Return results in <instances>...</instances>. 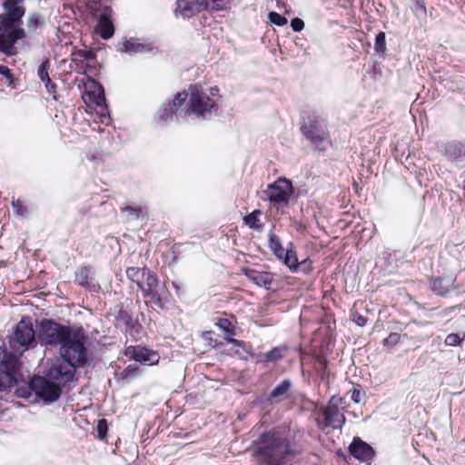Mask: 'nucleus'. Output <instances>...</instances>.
Listing matches in <instances>:
<instances>
[{
	"instance_id": "1",
	"label": "nucleus",
	"mask_w": 465,
	"mask_h": 465,
	"mask_svg": "<svg viewBox=\"0 0 465 465\" xmlns=\"http://www.w3.org/2000/svg\"><path fill=\"white\" fill-rule=\"evenodd\" d=\"M37 340L42 346L60 347V355L77 360L87 351L86 335L82 327H71L52 319H42L37 324Z\"/></svg>"
},
{
	"instance_id": "2",
	"label": "nucleus",
	"mask_w": 465,
	"mask_h": 465,
	"mask_svg": "<svg viewBox=\"0 0 465 465\" xmlns=\"http://www.w3.org/2000/svg\"><path fill=\"white\" fill-rule=\"evenodd\" d=\"M184 109H181L179 114L184 118L193 115L196 119L206 120L213 115L219 100V89L211 87L203 89L198 85H190L187 91Z\"/></svg>"
},
{
	"instance_id": "3",
	"label": "nucleus",
	"mask_w": 465,
	"mask_h": 465,
	"mask_svg": "<svg viewBox=\"0 0 465 465\" xmlns=\"http://www.w3.org/2000/svg\"><path fill=\"white\" fill-rule=\"evenodd\" d=\"M87 361V351H82L78 360L77 357L73 359L60 355V358L51 364L45 376L61 389L66 386L70 387V384L74 381L76 366H83Z\"/></svg>"
},
{
	"instance_id": "4",
	"label": "nucleus",
	"mask_w": 465,
	"mask_h": 465,
	"mask_svg": "<svg viewBox=\"0 0 465 465\" xmlns=\"http://www.w3.org/2000/svg\"><path fill=\"white\" fill-rule=\"evenodd\" d=\"M8 343L10 350L20 357L25 351L32 346L36 345L37 332L33 327L30 317H23L14 328L11 334L8 335Z\"/></svg>"
},
{
	"instance_id": "5",
	"label": "nucleus",
	"mask_w": 465,
	"mask_h": 465,
	"mask_svg": "<svg viewBox=\"0 0 465 465\" xmlns=\"http://www.w3.org/2000/svg\"><path fill=\"white\" fill-rule=\"evenodd\" d=\"M82 99L86 106L94 108L102 124L108 125L112 119L105 102L104 92L101 84L94 80L88 79L84 84L81 93Z\"/></svg>"
},
{
	"instance_id": "6",
	"label": "nucleus",
	"mask_w": 465,
	"mask_h": 465,
	"mask_svg": "<svg viewBox=\"0 0 465 465\" xmlns=\"http://www.w3.org/2000/svg\"><path fill=\"white\" fill-rule=\"evenodd\" d=\"M235 0H177L175 15L188 18L203 10H226Z\"/></svg>"
},
{
	"instance_id": "7",
	"label": "nucleus",
	"mask_w": 465,
	"mask_h": 465,
	"mask_svg": "<svg viewBox=\"0 0 465 465\" xmlns=\"http://www.w3.org/2000/svg\"><path fill=\"white\" fill-rule=\"evenodd\" d=\"M30 390L43 401L53 403L59 400L62 389L46 376H34L29 381Z\"/></svg>"
},
{
	"instance_id": "8",
	"label": "nucleus",
	"mask_w": 465,
	"mask_h": 465,
	"mask_svg": "<svg viewBox=\"0 0 465 465\" xmlns=\"http://www.w3.org/2000/svg\"><path fill=\"white\" fill-rule=\"evenodd\" d=\"M264 193L272 206H287L293 193V188L289 180L280 178L268 185Z\"/></svg>"
},
{
	"instance_id": "9",
	"label": "nucleus",
	"mask_w": 465,
	"mask_h": 465,
	"mask_svg": "<svg viewBox=\"0 0 465 465\" xmlns=\"http://www.w3.org/2000/svg\"><path fill=\"white\" fill-rule=\"evenodd\" d=\"M4 30L0 33V52L7 56L15 55L17 49L15 45L18 40L25 38V31L15 25L3 23Z\"/></svg>"
},
{
	"instance_id": "10",
	"label": "nucleus",
	"mask_w": 465,
	"mask_h": 465,
	"mask_svg": "<svg viewBox=\"0 0 465 465\" xmlns=\"http://www.w3.org/2000/svg\"><path fill=\"white\" fill-rule=\"evenodd\" d=\"M287 453L288 446L285 440L276 438L274 434L271 445L257 450L258 456L268 465H282V460Z\"/></svg>"
},
{
	"instance_id": "11",
	"label": "nucleus",
	"mask_w": 465,
	"mask_h": 465,
	"mask_svg": "<svg viewBox=\"0 0 465 465\" xmlns=\"http://www.w3.org/2000/svg\"><path fill=\"white\" fill-rule=\"evenodd\" d=\"M187 95L185 93H177L173 100L165 101L159 108L155 121L159 125H165L173 120L174 114L181 111L182 106L186 102ZM181 116L180 114H178Z\"/></svg>"
},
{
	"instance_id": "12",
	"label": "nucleus",
	"mask_w": 465,
	"mask_h": 465,
	"mask_svg": "<svg viewBox=\"0 0 465 465\" xmlns=\"http://www.w3.org/2000/svg\"><path fill=\"white\" fill-rule=\"evenodd\" d=\"M342 398L333 396L323 411L325 425L333 429H341L345 422L342 413Z\"/></svg>"
},
{
	"instance_id": "13",
	"label": "nucleus",
	"mask_w": 465,
	"mask_h": 465,
	"mask_svg": "<svg viewBox=\"0 0 465 465\" xmlns=\"http://www.w3.org/2000/svg\"><path fill=\"white\" fill-rule=\"evenodd\" d=\"M24 0H4L2 7L5 11L0 15L2 23L16 25L22 21L26 9L23 5Z\"/></svg>"
},
{
	"instance_id": "14",
	"label": "nucleus",
	"mask_w": 465,
	"mask_h": 465,
	"mask_svg": "<svg viewBox=\"0 0 465 465\" xmlns=\"http://www.w3.org/2000/svg\"><path fill=\"white\" fill-rule=\"evenodd\" d=\"M125 356L144 365H155L159 362V354L151 349L140 346H128L124 351Z\"/></svg>"
},
{
	"instance_id": "15",
	"label": "nucleus",
	"mask_w": 465,
	"mask_h": 465,
	"mask_svg": "<svg viewBox=\"0 0 465 465\" xmlns=\"http://www.w3.org/2000/svg\"><path fill=\"white\" fill-rule=\"evenodd\" d=\"M138 287L142 290L144 296L151 297L153 300L161 301L166 292L164 288L159 285L156 275L149 271L145 272L144 278L141 281Z\"/></svg>"
},
{
	"instance_id": "16",
	"label": "nucleus",
	"mask_w": 465,
	"mask_h": 465,
	"mask_svg": "<svg viewBox=\"0 0 465 465\" xmlns=\"http://www.w3.org/2000/svg\"><path fill=\"white\" fill-rule=\"evenodd\" d=\"M96 53L94 49L79 48L72 52V63L75 64V69L78 73H84L85 70L91 65V63L95 60Z\"/></svg>"
},
{
	"instance_id": "17",
	"label": "nucleus",
	"mask_w": 465,
	"mask_h": 465,
	"mask_svg": "<svg viewBox=\"0 0 465 465\" xmlns=\"http://www.w3.org/2000/svg\"><path fill=\"white\" fill-rule=\"evenodd\" d=\"M351 454L357 460L370 463L375 455L373 449L361 440H353L350 445Z\"/></svg>"
},
{
	"instance_id": "18",
	"label": "nucleus",
	"mask_w": 465,
	"mask_h": 465,
	"mask_svg": "<svg viewBox=\"0 0 465 465\" xmlns=\"http://www.w3.org/2000/svg\"><path fill=\"white\" fill-rule=\"evenodd\" d=\"M155 46L153 42L131 38L124 43L121 51L129 54H134L153 52Z\"/></svg>"
},
{
	"instance_id": "19",
	"label": "nucleus",
	"mask_w": 465,
	"mask_h": 465,
	"mask_svg": "<svg viewBox=\"0 0 465 465\" xmlns=\"http://www.w3.org/2000/svg\"><path fill=\"white\" fill-rule=\"evenodd\" d=\"M304 135L315 144L321 143L327 137V134L318 122L311 121L302 127Z\"/></svg>"
},
{
	"instance_id": "20",
	"label": "nucleus",
	"mask_w": 465,
	"mask_h": 465,
	"mask_svg": "<svg viewBox=\"0 0 465 465\" xmlns=\"http://www.w3.org/2000/svg\"><path fill=\"white\" fill-rule=\"evenodd\" d=\"M245 276L257 286L265 289L271 288L272 283V275L268 272H258L252 269H243Z\"/></svg>"
},
{
	"instance_id": "21",
	"label": "nucleus",
	"mask_w": 465,
	"mask_h": 465,
	"mask_svg": "<svg viewBox=\"0 0 465 465\" xmlns=\"http://www.w3.org/2000/svg\"><path fill=\"white\" fill-rule=\"evenodd\" d=\"M114 30V25L111 17L106 14H102L94 28L95 33L104 40H108L113 37Z\"/></svg>"
},
{
	"instance_id": "22",
	"label": "nucleus",
	"mask_w": 465,
	"mask_h": 465,
	"mask_svg": "<svg viewBox=\"0 0 465 465\" xmlns=\"http://www.w3.org/2000/svg\"><path fill=\"white\" fill-rule=\"evenodd\" d=\"M0 369L19 370V357L13 351H8L5 346H0Z\"/></svg>"
},
{
	"instance_id": "23",
	"label": "nucleus",
	"mask_w": 465,
	"mask_h": 465,
	"mask_svg": "<svg viewBox=\"0 0 465 465\" xmlns=\"http://www.w3.org/2000/svg\"><path fill=\"white\" fill-rule=\"evenodd\" d=\"M118 320L124 322L126 326L125 331L128 335H130L134 340L141 339L142 326L137 322V321L133 320L130 315L122 311L118 312Z\"/></svg>"
},
{
	"instance_id": "24",
	"label": "nucleus",
	"mask_w": 465,
	"mask_h": 465,
	"mask_svg": "<svg viewBox=\"0 0 465 465\" xmlns=\"http://www.w3.org/2000/svg\"><path fill=\"white\" fill-rule=\"evenodd\" d=\"M18 371L0 369V391H5L17 383L16 373Z\"/></svg>"
},
{
	"instance_id": "25",
	"label": "nucleus",
	"mask_w": 465,
	"mask_h": 465,
	"mask_svg": "<svg viewBox=\"0 0 465 465\" xmlns=\"http://www.w3.org/2000/svg\"><path fill=\"white\" fill-rule=\"evenodd\" d=\"M291 381L288 380L282 381L279 385H277L270 393L269 401L272 403L280 402L288 398L289 391L291 389Z\"/></svg>"
},
{
	"instance_id": "26",
	"label": "nucleus",
	"mask_w": 465,
	"mask_h": 465,
	"mask_svg": "<svg viewBox=\"0 0 465 465\" xmlns=\"http://www.w3.org/2000/svg\"><path fill=\"white\" fill-rule=\"evenodd\" d=\"M262 212L254 210L243 217V223L250 229L261 232L263 230L264 223L261 220Z\"/></svg>"
},
{
	"instance_id": "27",
	"label": "nucleus",
	"mask_w": 465,
	"mask_h": 465,
	"mask_svg": "<svg viewBox=\"0 0 465 465\" xmlns=\"http://www.w3.org/2000/svg\"><path fill=\"white\" fill-rule=\"evenodd\" d=\"M122 214L126 221H135L143 215V208L141 206L127 205L122 209Z\"/></svg>"
},
{
	"instance_id": "28",
	"label": "nucleus",
	"mask_w": 465,
	"mask_h": 465,
	"mask_svg": "<svg viewBox=\"0 0 465 465\" xmlns=\"http://www.w3.org/2000/svg\"><path fill=\"white\" fill-rule=\"evenodd\" d=\"M280 260H282L292 271H295L299 266L296 253L292 248H287Z\"/></svg>"
},
{
	"instance_id": "29",
	"label": "nucleus",
	"mask_w": 465,
	"mask_h": 465,
	"mask_svg": "<svg viewBox=\"0 0 465 465\" xmlns=\"http://www.w3.org/2000/svg\"><path fill=\"white\" fill-rule=\"evenodd\" d=\"M450 285V280L436 278L431 282V289L436 294L444 295L449 292Z\"/></svg>"
},
{
	"instance_id": "30",
	"label": "nucleus",
	"mask_w": 465,
	"mask_h": 465,
	"mask_svg": "<svg viewBox=\"0 0 465 465\" xmlns=\"http://www.w3.org/2000/svg\"><path fill=\"white\" fill-rule=\"evenodd\" d=\"M269 246L278 259H280L283 255V252L286 251V249L282 246V242L279 237L276 236L272 232H269Z\"/></svg>"
},
{
	"instance_id": "31",
	"label": "nucleus",
	"mask_w": 465,
	"mask_h": 465,
	"mask_svg": "<svg viewBox=\"0 0 465 465\" xmlns=\"http://www.w3.org/2000/svg\"><path fill=\"white\" fill-rule=\"evenodd\" d=\"M141 374V370L136 363L129 364L122 372L121 378L125 381H130Z\"/></svg>"
},
{
	"instance_id": "32",
	"label": "nucleus",
	"mask_w": 465,
	"mask_h": 465,
	"mask_svg": "<svg viewBox=\"0 0 465 465\" xmlns=\"http://www.w3.org/2000/svg\"><path fill=\"white\" fill-rule=\"evenodd\" d=\"M91 273V269L88 267H83L81 268L76 273H75V282L83 286V287H90V282H89V276Z\"/></svg>"
},
{
	"instance_id": "33",
	"label": "nucleus",
	"mask_w": 465,
	"mask_h": 465,
	"mask_svg": "<svg viewBox=\"0 0 465 465\" xmlns=\"http://www.w3.org/2000/svg\"><path fill=\"white\" fill-rule=\"evenodd\" d=\"M145 270H141L136 267H130L126 270L127 277L135 282L137 286L145 276Z\"/></svg>"
},
{
	"instance_id": "34",
	"label": "nucleus",
	"mask_w": 465,
	"mask_h": 465,
	"mask_svg": "<svg viewBox=\"0 0 465 465\" xmlns=\"http://www.w3.org/2000/svg\"><path fill=\"white\" fill-rule=\"evenodd\" d=\"M285 351V347H275L264 354V359L268 361L280 360L283 357Z\"/></svg>"
},
{
	"instance_id": "35",
	"label": "nucleus",
	"mask_w": 465,
	"mask_h": 465,
	"mask_svg": "<svg viewBox=\"0 0 465 465\" xmlns=\"http://www.w3.org/2000/svg\"><path fill=\"white\" fill-rule=\"evenodd\" d=\"M51 63L48 58H45L40 64L37 70V75L41 81L47 80L49 77L48 71L50 69Z\"/></svg>"
},
{
	"instance_id": "36",
	"label": "nucleus",
	"mask_w": 465,
	"mask_h": 465,
	"mask_svg": "<svg viewBox=\"0 0 465 465\" xmlns=\"http://www.w3.org/2000/svg\"><path fill=\"white\" fill-rule=\"evenodd\" d=\"M12 208L16 215L21 217H26L28 213L27 207L23 203L22 201L16 200L12 202Z\"/></svg>"
},
{
	"instance_id": "37",
	"label": "nucleus",
	"mask_w": 465,
	"mask_h": 465,
	"mask_svg": "<svg viewBox=\"0 0 465 465\" xmlns=\"http://www.w3.org/2000/svg\"><path fill=\"white\" fill-rule=\"evenodd\" d=\"M42 25H43V22L41 21V16L38 13L30 14L28 20H27V26L29 29L35 30Z\"/></svg>"
},
{
	"instance_id": "38",
	"label": "nucleus",
	"mask_w": 465,
	"mask_h": 465,
	"mask_svg": "<svg viewBox=\"0 0 465 465\" xmlns=\"http://www.w3.org/2000/svg\"><path fill=\"white\" fill-rule=\"evenodd\" d=\"M374 49L375 51H385L386 50V40H385V34L383 32H380L375 38V44H374Z\"/></svg>"
},
{
	"instance_id": "39",
	"label": "nucleus",
	"mask_w": 465,
	"mask_h": 465,
	"mask_svg": "<svg viewBox=\"0 0 465 465\" xmlns=\"http://www.w3.org/2000/svg\"><path fill=\"white\" fill-rule=\"evenodd\" d=\"M269 19L272 24L278 26H282L287 24V18L276 12H271L269 14Z\"/></svg>"
},
{
	"instance_id": "40",
	"label": "nucleus",
	"mask_w": 465,
	"mask_h": 465,
	"mask_svg": "<svg viewBox=\"0 0 465 465\" xmlns=\"http://www.w3.org/2000/svg\"><path fill=\"white\" fill-rule=\"evenodd\" d=\"M462 339L457 333H450L445 339V344L448 346H458L460 344Z\"/></svg>"
},
{
	"instance_id": "41",
	"label": "nucleus",
	"mask_w": 465,
	"mask_h": 465,
	"mask_svg": "<svg viewBox=\"0 0 465 465\" xmlns=\"http://www.w3.org/2000/svg\"><path fill=\"white\" fill-rule=\"evenodd\" d=\"M107 422L105 420H99L97 424V432L100 439H104L107 432Z\"/></svg>"
},
{
	"instance_id": "42",
	"label": "nucleus",
	"mask_w": 465,
	"mask_h": 465,
	"mask_svg": "<svg viewBox=\"0 0 465 465\" xmlns=\"http://www.w3.org/2000/svg\"><path fill=\"white\" fill-rule=\"evenodd\" d=\"M401 335L399 333H391L386 339H384V345H395L400 341Z\"/></svg>"
},
{
	"instance_id": "43",
	"label": "nucleus",
	"mask_w": 465,
	"mask_h": 465,
	"mask_svg": "<svg viewBox=\"0 0 465 465\" xmlns=\"http://www.w3.org/2000/svg\"><path fill=\"white\" fill-rule=\"evenodd\" d=\"M0 74L9 80V84H11L13 83V80H14L13 74L8 66L0 64Z\"/></svg>"
},
{
	"instance_id": "44",
	"label": "nucleus",
	"mask_w": 465,
	"mask_h": 465,
	"mask_svg": "<svg viewBox=\"0 0 465 465\" xmlns=\"http://www.w3.org/2000/svg\"><path fill=\"white\" fill-rule=\"evenodd\" d=\"M291 26L294 32H301L304 28V22L296 17L291 21Z\"/></svg>"
},
{
	"instance_id": "45",
	"label": "nucleus",
	"mask_w": 465,
	"mask_h": 465,
	"mask_svg": "<svg viewBox=\"0 0 465 465\" xmlns=\"http://www.w3.org/2000/svg\"><path fill=\"white\" fill-rule=\"evenodd\" d=\"M42 82L45 84V86L50 94H54L56 93L57 86L54 83L52 82L50 77H48L47 80Z\"/></svg>"
},
{
	"instance_id": "46",
	"label": "nucleus",
	"mask_w": 465,
	"mask_h": 465,
	"mask_svg": "<svg viewBox=\"0 0 465 465\" xmlns=\"http://www.w3.org/2000/svg\"><path fill=\"white\" fill-rule=\"evenodd\" d=\"M362 396H363V393L361 392V391L360 389H357V388H354L352 391H351V400L356 402V403H359L361 401V399H362Z\"/></svg>"
},
{
	"instance_id": "47",
	"label": "nucleus",
	"mask_w": 465,
	"mask_h": 465,
	"mask_svg": "<svg viewBox=\"0 0 465 465\" xmlns=\"http://www.w3.org/2000/svg\"><path fill=\"white\" fill-rule=\"evenodd\" d=\"M353 321L359 325V326H364L367 323V319L360 314H354L353 315Z\"/></svg>"
},
{
	"instance_id": "48",
	"label": "nucleus",
	"mask_w": 465,
	"mask_h": 465,
	"mask_svg": "<svg viewBox=\"0 0 465 465\" xmlns=\"http://www.w3.org/2000/svg\"><path fill=\"white\" fill-rule=\"evenodd\" d=\"M230 325L229 322L227 320H222L219 322V326L225 330L226 332L232 334L229 330L228 326Z\"/></svg>"
},
{
	"instance_id": "49",
	"label": "nucleus",
	"mask_w": 465,
	"mask_h": 465,
	"mask_svg": "<svg viewBox=\"0 0 465 465\" xmlns=\"http://www.w3.org/2000/svg\"><path fill=\"white\" fill-rule=\"evenodd\" d=\"M227 342L228 343H231L234 346H242V341H239V340H236V339H233V338H229V337H226L225 338Z\"/></svg>"
},
{
	"instance_id": "50",
	"label": "nucleus",
	"mask_w": 465,
	"mask_h": 465,
	"mask_svg": "<svg viewBox=\"0 0 465 465\" xmlns=\"http://www.w3.org/2000/svg\"><path fill=\"white\" fill-rule=\"evenodd\" d=\"M420 8L422 10L423 13L426 12L425 6L422 3L419 4Z\"/></svg>"
}]
</instances>
